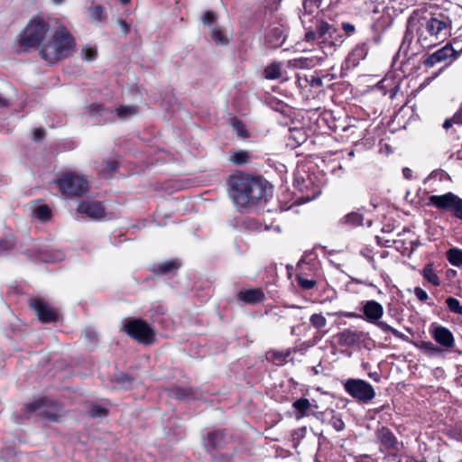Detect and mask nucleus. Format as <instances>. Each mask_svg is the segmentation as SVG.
<instances>
[{
  "label": "nucleus",
  "instance_id": "9d476101",
  "mask_svg": "<svg viewBox=\"0 0 462 462\" xmlns=\"http://www.w3.org/2000/svg\"><path fill=\"white\" fill-rule=\"evenodd\" d=\"M30 306L36 312L39 319L42 323L54 322L58 319L57 311L42 299H31Z\"/></svg>",
  "mask_w": 462,
  "mask_h": 462
},
{
  "label": "nucleus",
  "instance_id": "603ef678",
  "mask_svg": "<svg viewBox=\"0 0 462 462\" xmlns=\"http://www.w3.org/2000/svg\"><path fill=\"white\" fill-rule=\"evenodd\" d=\"M453 122L454 124L462 125V103L459 109L453 116Z\"/></svg>",
  "mask_w": 462,
  "mask_h": 462
},
{
  "label": "nucleus",
  "instance_id": "aec40b11",
  "mask_svg": "<svg viewBox=\"0 0 462 462\" xmlns=\"http://www.w3.org/2000/svg\"><path fill=\"white\" fill-rule=\"evenodd\" d=\"M423 278L435 287L440 285V279L433 269L432 263H427L421 271Z\"/></svg>",
  "mask_w": 462,
  "mask_h": 462
},
{
  "label": "nucleus",
  "instance_id": "7ed1b4c3",
  "mask_svg": "<svg viewBox=\"0 0 462 462\" xmlns=\"http://www.w3.org/2000/svg\"><path fill=\"white\" fill-rule=\"evenodd\" d=\"M56 24H58L56 20L46 21L40 16L32 17L22 32L21 43L29 47H37L41 52V48L45 45L51 29Z\"/></svg>",
  "mask_w": 462,
  "mask_h": 462
},
{
  "label": "nucleus",
  "instance_id": "f8f14e48",
  "mask_svg": "<svg viewBox=\"0 0 462 462\" xmlns=\"http://www.w3.org/2000/svg\"><path fill=\"white\" fill-rule=\"evenodd\" d=\"M376 439L380 442L381 451L398 450L400 443L394 434L386 427L377 429Z\"/></svg>",
  "mask_w": 462,
  "mask_h": 462
},
{
  "label": "nucleus",
  "instance_id": "69168bd1",
  "mask_svg": "<svg viewBox=\"0 0 462 462\" xmlns=\"http://www.w3.org/2000/svg\"><path fill=\"white\" fill-rule=\"evenodd\" d=\"M456 217L462 219V206H461V208L459 209L458 213L457 214Z\"/></svg>",
  "mask_w": 462,
  "mask_h": 462
},
{
  "label": "nucleus",
  "instance_id": "0eeeda50",
  "mask_svg": "<svg viewBox=\"0 0 462 462\" xmlns=\"http://www.w3.org/2000/svg\"><path fill=\"white\" fill-rule=\"evenodd\" d=\"M125 331L142 343H150L153 337L152 328L141 319L128 320L124 326Z\"/></svg>",
  "mask_w": 462,
  "mask_h": 462
},
{
  "label": "nucleus",
  "instance_id": "052dcab7",
  "mask_svg": "<svg viewBox=\"0 0 462 462\" xmlns=\"http://www.w3.org/2000/svg\"><path fill=\"white\" fill-rule=\"evenodd\" d=\"M453 118L452 119H446L443 123V128L448 129L452 126Z\"/></svg>",
  "mask_w": 462,
  "mask_h": 462
},
{
  "label": "nucleus",
  "instance_id": "ea45409f",
  "mask_svg": "<svg viewBox=\"0 0 462 462\" xmlns=\"http://www.w3.org/2000/svg\"><path fill=\"white\" fill-rule=\"evenodd\" d=\"M15 241L12 235L0 239V252L9 250L14 246Z\"/></svg>",
  "mask_w": 462,
  "mask_h": 462
},
{
  "label": "nucleus",
  "instance_id": "774afa93",
  "mask_svg": "<svg viewBox=\"0 0 462 462\" xmlns=\"http://www.w3.org/2000/svg\"><path fill=\"white\" fill-rule=\"evenodd\" d=\"M65 0H53V2L56 4V5H60L64 2Z\"/></svg>",
  "mask_w": 462,
  "mask_h": 462
},
{
  "label": "nucleus",
  "instance_id": "7c9ffc66",
  "mask_svg": "<svg viewBox=\"0 0 462 462\" xmlns=\"http://www.w3.org/2000/svg\"><path fill=\"white\" fill-rule=\"evenodd\" d=\"M180 264L176 261H166L162 263L157 267V272L161 274H166L178 269Z\"/></svg>",
  "mask_w": 462,
  "mask_h": 462
},
{
  "label": "nucleus",
  "instance_id": "1a4fd4ad",
  "mask_svg": "<svg viewBox=\"0 0 462 462\" xmlns=\"http://www.w3.org/2000/svg\"><path fill=\"white\" fill-rule=\"evenodd\" d=\"M316 30L318 32V43L324 49V52H326L327 48L331 51L336 45L337 29L324 21H319Z\"/></svg>",
  "mask_w": 462,
  "mask_h": 462
},
{
  "label": "nucleus",
  "instance_id": "473e14b6",
  "mask_svg": "<svg viewBox=\"0 0 462 462\" xmlns=\"http://www.w3.org/2000/svg\"><path fill=\"white\" fill-rule=\"evenodd\" d=\"M115 381L118 385L125 389H128L133 385V378L123 373L116 374Z\"/></svg>",
  "mask_w": 462,
  "mask_h": 462
},
{
  "label": "nucleus",
  "instance_id": "2f4dec72",
  "mask_svg": "<svg viewBox=\"0 0 462 462\" xmlns=\"http://www.w3.org/2000/svg\"><path fill=\"white\" fill-rule=\"evenodd\" d=\"M33 216L42 221H46L51 217V209L46 205L39 206L34 209Z\"/></svg>",
  "mask_w": 462,
  "mask_h": 462
},
{
  "label": "nucleus",
  "instance_id": "f3484780",
  "mask_svg": "<svg viewBox=\"0 0 462 462\" xmlns=\"http://www.w3.org/2000/svg\"><path fill=\"white\" fill-rule=\"evenodd\" d=\"M237 298L247 304H258L264 300L265 295L260 289L240 291Z\"/></svg>",
  "mask_w": 462,
  "mask_h": 462
},
{
  "label": "nucleus",
  "instance_id": "37998d69",
  "mask_svg": "<svg viewBox=\"0 0 462 462\" xmlns=\"http://www.w3.org/2000/svg\"><path fill=\"white\" fill-rule=\"evenodd\" d=\"M89 415L93 418H102L106 416L107 411L100 405H92L89 410Z\"/></svg>",
  "mask_w": 462,
  "mask_h": 462
},
{
  "label": "nucleus",
  "instance_id": "dca6fc26",
  "mask_svg": "<svg viewBox=\"0 0 462 462\" xmlns=\"http://www.w3.org/2000/svg\"><path fill=\"white\" fill-rule=\"evenodd\" d=\"M363 311L365 319L370 323H375L383 315V306L375 300H367L364 307Z\"/></svg>",
  "mask_w": 462,
  "mask_h": 462
},
{
  "label": "nucleus",
  "instance_id": "79ce46f5",
  "mask_svg": "<svg viewBox=\"0 0 462 462\" xmlns=\"http://www.w3.org/2000/svg\"><path fill=\"white\" fill-rule=\"evenodd\" d=\"M299 285L304 290H311L316 285V281L312 279H307L301 275L297 276Z\"/></svg>",
  "mask_w": 462,
  "mask_h": 462
},
{
  "label": "nucleus",
  "instance_id": "49530a36",
  "mask_svg": "<svg viewBox=\"0 0 462 462\" xmlns=\"http://www.w3.org/2000/svg\"><path fill=\"white\" fill-rule=\"evenodd\" d=\"M330 424L337 431H341L345 429V422L337 416H333L331 418Z\"/></svg>",
  "mask_w": 462,
  "mask_h": 462
},
{
  "label": "nucleus",
  "instance_id": "09e8293b",
  "mask_svg": "<svg viewBox=\"0 0 462 462\" xmlns=\"http://www.w3.org/2000/svg\"><path fill=\"white\" fill-rule=\"evenodd\" d=\"M311 87L319 88L323 86L322 79L319 77L311 76L310 79H306Z\"/></svg>",
  "mask_w": 462,
  "mask_h": 462
},
{
  "label": "nucleus",
  "instance_id": "e433bc0d",
  "mask_svg": "<svg viewBox=\"0 0 462 462\" xmlns=\"http://www.w3.org/2000/svg\"><path fill=\"white\" fill-rule=\"evenodd\" d=\"M446 304L450 311L462 315V306L460 305V302L458 300L453 297H448L446 300Z\"/></svg>",
  "mask_w": 462,
  "mask_h": 462
},
{
  "label": "nucleus",
  "instance_id": "6e6552de",
  "mask_svg": "<svg viewBox=\"0 0 462 462\" xmlns=\"http://www.w3.org/2000/svg\"><path fill=\"white\" fill-rule=\"evenodd\" d=\"M429 204L440 210L452 211L456 217L462 207V199L452 192H448L443 195L430 196Z\"/></svg>",
  "mask_w": 462,
  "mask_h": 462
},
{
  "label": "nucleus",
  "instance_id": "bf43d9fd",
  "mask_svg": "<svg viewBox=\"0 0 462 462\" xmlns=\"http://www.w3.org/2000/svg\"><path fill=\"white\" fill-rule=\"evenodd\" d=\"M100 111H104V109L99 105L91 106V113H99Z\"/></svg>",
  "mask_w": 462,
  "mask_h": 462
},
{
  "label": "nucleus",
  "instance_id": "f03ea898",
  "mask_svg": "<svg viewBox=\"0 0 462 462\" xmlns=\"http://www.w3.org/2000/svg\"><path fill=\"white\" fill-rule=\"evenodd\" d=\"M54 32L41 48V57L50 64H54L68 57L76 47L75 38L61 24L55 25Z\"/></svg>",
  "mask_w": 462,
  "mask_h": 462
},
{
  "label": "nucleus",
  "instance_id": "c03bdc74",
  "mask_svg": "<svg viewBox=\"0 0 462 462\" xmlns=\"http://www.w3.org/2000/svg\"><path fill=\"white\" fill-rule=\"evenodd\" d=\"M202 22L203 23L208 26L209 29L212 27L217 26L216 25V15L214 13L208 11L206 12L202 16Z\"/></svg>",
  "mask_w": 462,
  "mask_h": 462
},
{
  "label": "nucleus",
  "instance_id": "39448f33",
  "mask_svg": "<svg viewBox=\"0 0 462 462\" xmlns=\"http://www.w3.org/2000/svg\"><path fill=\"white\" fill-rule=\"evenodd\" d=\"M418 31L419 41H421L424 32L436 40H443L450 34V20L444 15L424 18Z\"/></svg>",
  "mask_w": 462,
  "mask_h": 462
},
{
  "label": "nucleus",
  "instance_id": "5701e85b",
  "mask_svg": "<svg viewBox=\"0 0 462 462\" xmlns=\"http://www.w3.org/2000/svg\"><path fill=\"white\" fill-rule=\"evenodd\" d=\"M251 158L250 153L247 151H233L230 153V161L236 165H243L248 162Z\"/></svg>",
  "mask_w": 462,
  "mask_h": 462
},
{
  "label": "nucleus",
  "instance_id": "338daca9",
  "mask_svg": "<svg viewBox=\"0 0 462 462\" xmlns=\"http://www.w3.org/2000/svg\"><path fill=\"white\" fill-rule=\"evenodd\" d=\"M347 155H348L349 158H353L355 156V152L354 151H350Z\"/></svg>",
  "mask_w": 462,
  "mask_h": 462
},
{
  "label": "nucleus",
  "instance_id": "0e129e2a",
  "mask_svg": "<svg viewBox=\"0 0 462 462\" xmlns=\"http://www.w3.org/2000/svg\"><path fill=\"white\" fill-rule=\"evenodd\" d=\"M8 104V100L0 95V106H6Z\"/></svg>",
  "mask_w": 462,
  "mask_h": 462
},
{
  "label": "nucleus",
  "instance_id": "4d7b16f0",
  "mask_svg": "<svg viewBox=\"0 0 462 462\" xmlns=\"http://www.w3.org/2000/svg\"><path fill=\"white\" fill-rule=\"evenodd\" d=\"M246 225L249 229L262 230V226L254 220H248Z\"/></svg>",
  "mask_w": 462,
  "mask_h": 462
},
{
  "label": "nucleus",
  "instance_id": "680f3d73",
  "mask_svg": "<svg viewBox=\"0 0 462 462\" xmlns=\"http://www.w3.org/2000/svg\"><path fill=\"white\" fill-rule=\"evenodd\" d=\"M117 167V162H107V169L111 171H115Z\"/></svg>",
  "mask_w": 462,
  "mask_h": 462
},
{
  "label": "nucleus",
  "instance_id": "72a5a7b5",
  "mask_svg": "<svg viewBox=\"0 0 462 462\" xmlns=\"http://www.w3.org/2000/svg\"><path fill=\"white\" fill-rule=\"evenodd\" d=\"M311 326L316 328H323L327 326V319L321 313L312 314L310 318Z\"/></svg>",
  "mask_w": 462,
  "mask_h": 462
},
{
  "label": "nucleus",
  "instance_id": "e2e57ef3",
  "mask_svg": "<svg viewBox=\"0 0 462 462\" xmlns=\"http://www.w3.org/2000/svg\"><path fill=\"white\" fill-rule=\"evenodd\" d=\"M119 24L121 28L123 29L124 32L126 33L128 32V25L125 21H120Z\"/></svg>",
  "mask_w": 462,
  "mask_h": 462
},
{
  "label": "nucleus",
  "instance_id": "4468645a",
  "mask_svg": "<svg viewBox=\"0 0 462 462\" xmlns=\"http://www.w3.org/2000/svg\"><path fill=\"white\" fill-rule=\"evenodd\" d=\"M430 335L438 344L445 348H452L455 346L453 334L448 328L443 326H432Z\"/></svg>",
  "mask_w": 462,
  "mask_h": 462
},
{
  "label": "nucleus",
  "instance_id": "cd10ccee",
  "mask_svg": "<svg viewBox=\"0 0 462 462\" xmlns=\"http://www.w3.org/2000/svg\"><path fill=\"white\" fill-rule=\"evenodd\" d=\"M46 402H47V400L40 399V400L33 401L30 403H27L25 405L26 411L28 413L37 411L38 414L42 415L44 413L43 407L46 404Z\"/></svg>",
  "mask_w": 462,
  "mask_h": 462
},
{
  "label": "nucleus",
  "instance_id": "8fccbe9b",
  "mask_svg": "<svg viewBox=\"0 0 462 462\" xmlns=\"http://www.w3.org/2000/svg\"><path fill=\"white\" fill-rule=\"evenodd\" d=\"M328 315H336L337 317H346V318H361L360 315L355 312H346V311H338L336 313H328Z\"/></svg>",
  "mask_w": 462,
  "mask_h": 462
},
{
  "label": "nucleus",
  "instance_id": "ddd939ff",
  "mask_svg": "<svg viewBox=\"0 0 462 462\" xmlns=\"http://www.w3.org/2000/svg\"><path fill=\"white\" fill-rule=\"evenodd\" d=\"M366 336L367 334L363 331L347 328L338 333L337 337L340 346L351 347L361 344Z\"/></svg>",
  "mask_w": 462,
  "mask_h": 462
},
{
  "label": "nucleus",
  "instance_id": "4c0bfd02",
  "mask_svg": "<svg viewBox=\"0 0 462 462\" xmlns=\"http://www.w3.org/2000/svg\"><path fill=\"white\" fill-rule=\"evenodd\" d=\"M232 127L239 138L247 137L248 134H247V131L245 128V125H243L242 122H240L236 118L232 119Z\"/></svg>",
  "mask_w": 462,
  "mask_h": 462
},
{
  "label": "nucleus",
  "instance_id": "c756f323",
  "mask_svg": "<svg viewBox=\"0 0 462 462\" xmlns=\"http://www.w3.org/2000/svg\"><path fill=\"white\" fill-rule=\"evenodd\" d=\"M363 216L357 212H352L345 216L344 221L351 226H357L363 225Z\"/></svg>",
  "mask_w": 462,
  "mask_h": 462
},
{
  "label": "nucleus",
  "instance_id": "58836bf2",
  "mask_svg": "<svg viewBox=\"0 0 462 462\" xmlns=\"http://www.w3.org/2000/svg\"><path fill=\"white\" fill-rule=\"evenodd\" d=\"M374 324L383 332H390L399 338H402L403 337V334L402 332L398 331L397 329L393 328V327H391L390 325L383 321L378 320Z\"/></svg>",
  "mask_w": 462,
  "mask_h": 462
},
{
  "label": "nucleus",
  "instance_id": "864d4df0",
  "mask_svg": "<svg viewBox=\"0 0 462 462\" xmlns=\"http://www.w3.org/2000/svg\"><path fill=\"white\" fill-rule=\"evenodd\" d=\"M305 39L308 42H313V41H317L318 42V32H317V30L315 32H313V31L308 32L305 34Z\"/></svg>",
  "mask_w": 462,
  "mask_h": 462
},
{
  "label": "nucleus",
  "instance_id": "4be33fe9",
  "mask_svg": "<svg viewBox=\"0 0 462 462\" xmlns=\"http://www.w3.org/2000/svg\"><path fill=\"white\" fill-rule=\"evenodd\" d=\"M116 112L121 120H127L138 114V107L136 106H120Z\"/></svg>",
  "mask_w": 462,
  "mask_h": 462
},
{
  "label": "nucleus",
  "instance_id": "c85d7f7f",
  "mask_svg": "<svg viewBox=\"0 0 462 462\" xmlns=\"http://www.w3.org/2000/svg\"><path fill=\"white\" fill-rule=\"evenodd\" d=\"M290 66H292L294 68L298 69H310L315 66V62L313 59H308V58H300V59H295L289 61Z\"/></svg>",
  "mask_w": 462,
  "mask_h": 462
},
{
  "label": "nucleus",
  "instance_id": "a878e982",
  "mask_svg": "<svg viewBox=\"0 0 462 462\" xmlns=\"http://www.w3.org/2000/svg\"><path fill=\"white\" fill-rule=\"evenodd\" d=\"M321 0H304L303 2V14L300 17L302 20V23H304L303 17L306 15L312 14L320 5Z\"/></svg>",
  "mask_w": 462,
  "mask_h": 462
},
{
  "label": "nucleus",
  "instance_id": "a211bd4d",
  "mask_svg": "<svg viewBox=\"0 0 462 462\" xmlns=\"http://www.w3.org/2000/svg\"><path fill=\"white\" fill-rule=\"evenodd\" d=\"M282 65L279 61H273L265 67L263 70V77L269 80L278 79L282 77Z\"/></svg>",
  "mask_w": 462,
  "mask_h": 462
},
{
  "label": "nucleus",
  "instance_id": "bb28decb",
  "mask_svg": "<svg viewBox=\"0 0 462 462\" xmlns=\"http://www.w3.org/2000/svg\"><path fill=\"white\" fill-rule=\"evenodd\" d=\"M418 347L430 356H435L442 353V349L430 341H421L418 345Z\"/></svg>",
  "mask_w": 462,
  "mask_h": 462
},
{
  "label": "nucleus",
  "instance_id": "6ab92c4d",
  "mask_svg": "<svg viewBox=\"0 0 462 462\" xmlns=\"http://www.w3.org/2000/svg\"><path fill=\"white\" fill-rule=\"evenodd\" d=\"M224 442V433L222 431H212L208 434L205 441V447L209 448H217L222 446Z\"/></svg>",
  "mask_w": 462,
  "mask_h": 462
},
{
  "label": "nucleus",
  "instance_id": "f257e3e1",
  "mask_svg": "<svg viewBox=\"0 0 462 462\" xmlns=\"http://www.w3.org/2000/svg\"><path fill=\"white\" fill-rule=\"evenodd\" d=\"M228 193L236 207L242 208L260 199H267L272 189L258 178L232 177L228 181Z\"/></svg>",
  "mask_w": 462,
  "mask_h": 462
},
{
  "label": "nucleus",
  "instance_id": "393cba45",
  "mask_svg": "<svg viewBox=\"0 0 462 462\" xmlns=\"http://www.w3.org/2000/svg\"><path fill=\"white\" fill-rule=\"evenodd\" d=\"M448 262L454 266H462V250L458 248H451L447 252Z\"/></svg>",
  "mask_w": 462,
  "mask_h": 462
},
{
  "label": "nucleus",
  "instance_id": "b1692460",
  "mask_svg": "<svg viewBox=\"0 0 462 462\" xmlns=\"http://www.w3.org/2000/svg\"><path fill=\"white\" fill-rule=\"evenodd\" d=\"M292 407L300 413L297 418H301L307 415L309 409L310 408V402L306 398H300L296 400L292 403Z\"/></svg>",
  "mask_w": 462,
  "mask_h": 462
},
{
  "label": "nucleus",
  "instance_id": "20e7f679",
  "mask_svg": "<svg viewBox=\"0 0 462 462\" xmlns=\"http://www.w3.org/2000/svg\"><path fill=\"white\" fill-rule=\"evenodd\" d=\"M54 182L61 194L69 198L80 196L88 189L86 177L76 171L63 172Z\"/></svg>",
  "mask_w": 462,
  "mask_h": 462
},
{
  "label": "nucleus",
  "instance_id": "6e6d98bb",
  "mask_svg": "<svg viewBox=\"0 0 462 462\" xmlns=\"http://www.w3.org/2000/svg\"><path fill=\"white\" fill-rule=\"evenodd\" d=\"M45 132L43 129H34L33 130V139L35 141H40L44 137Z\"/></svg>",
  "mask_w": 462,
  "mask_h": 462
},
{
  "label": "nucleus",
  "instance_id": "de8ad7c7",
  "mask_svg": "<svg viewBox=\"0 0 462 462\" xmlns=\"http://www.w3.org/2000/svg\"><path fill=\"white\" fill-rule=\"evenodd\" d=\"M414 294L420 301H426L429 299L428 293L420 287L414 288Z\"/></svg>",
  "mask_w": 462,
  "mask_h": 462
},
{
  "label": "nucleus",
  "instance_id": "f704fd0d",
  "mask_svg": "<svg viewBox=\"0 0 462 462\" xmlns=\"http://www.w3.org/2000/svg\"><path fill=\"white\" fill-rule=\"evenodd\" d=\"M211 31V38L218 44H226L228 42L227 37L222 32V31L217 27H212Z\"/></svg>",
  "mask_w": 462,
  "mask_h": 462
},
{
  "label": "nucleus",
  "instance_id": "423d86ee",
  "mask_svg": "<svg viewBox=\"0 0 462 462\" xmlns=\"http://www.w3.org/2000/svg\"><path fill=\"white\" fill-rule=\"evenodd\" d=\"M344 388L351 397L362 402H368L375 396L371 383L362 379H348L344 383Z\"/></svg>",
  "mask_w": 462,
  "mask_h": 462
},
{
  "label": "nucleus",
  "instance_id": "3c124183",
  "mask_svg": "<svg viewBox=\"0 0 462 462\" xmlns=\"http://www.w3.org/2000/svg\"><path fill=\"white\" fill-rule=\"evenodd\" d=\"M286 356H284V355H283V354H282V353L270 352V353H268V356H267V358H268V359H271V360L278 359V360L282 361V360H284V359H285V357H286Z\"/></svg>",
  "mask_w": 462,
  "mask_h": 462
},
{
  "label": "nucleus",
  "instance_id": "a18cd8bd",
  "mask_svg": "<svg viewBox=\"0 0 462 462\" xmlns=\"http://www.w3.org/2000/svg\"><path fill=\"white\" fill-rule=\"evenodd\" d=\"M367 52L368 48L365 43H363L356 47V49L352 52V55L354 57H356L358 60H363L366 57Z\"/></svg>",
  "mask_w": 462,
  "mask_h": 462
},
{
  "label": "nucleus",
  "instance_id": "a19ab883",
  "mask_svg": "<svg viewBox=\"0 0 462 462\" xmlns=\"http://www.w3.org/2000/svg\"><path fill=\"white\" fill-rule=\"evenodd\" d=\"M82 59L87 61H92L97 57V50L93 47L85 46L81 50Z\"/></svg>",
  "mask_w": 462,
  "mask_h": 462
},
{
  "label": "nucleus",
  "instance_id": "5fc2aeb1",
  "mask_svg": "<svg viewBox=\"0 0 462 462\" xmlns=\"http://www.w3.org/2000/svg\"><path fill=\"white\" fill-rule=\"evenodd\" d=\"M342 29L348 34H352L355 32V26L349 23H343Z\"/></svg>",
  "mask_w": 462,
  "mask_h": 462
},
{
  "label": "nucleus",
  "instance_id": "c9c22d12",
  "mask_svg": "<svg viewBox=\"0 0 462 462\" xmlns=\"http://www.w3.org/2000/svg\"><path fill=\"white\" fill-rule=\"evenodd\" d=\"M88 14L94 22H100L103 18L104 11L99 5H91L88 8Z\"/></svg>",
  "mask_w": 462,
  "mask_h": 462
},
{
  "label": "nucleus",
  "instance_id": "2eb2a0df",
  "mask_svg": "<svg viewBox=\"0 0 462 462\" xmlns=\"http://www.w3.org/2000/svg\"><path fill=\"white\" fill-rule=\"evenodd\" d=\"M454 56H456V52L453 48L450 45H446L432 54L429 55L424 60V65L428 68H432L435 64L444 61Z\"/></svg>",
  "mask_w": 462,
  "mask_h": 462
},
{
  "label": "nucleus",
  "instance_id": "13d9d810",
  "mask_svg": "<svg viewBox=\"0 0 462 462\" xmlns=\"http://www.w3.org/2000/svg\"><path fill=\"white\" fill-rule=\"evenodd\" d=\"M402 173H403V176H404L405 179L409 180V179H411L412 177V171L409 168H404L402 170Z\"/></svg>",
  "mask_w": 462,
  "mask_h": 462
},
{
  "label": "nucleus",
  "instance_id": "412c9836",
  "mask_svg": "<svg viewBox=\"0 0 462 462\" xmlns=\"http://www.w3.org/2000/svg\"><path fill=\"white\" fill-rule=\"evenodd\" d=\"M266 40L273 46L281 45L284 41L282 29L278 26L270 29L266 34Z\"/></svg>",
  "mask_w": 462,
  "mask_h": 462
},
{
  "label": "nucleus",
  "instance_id": "9b49d317",
  "mask_svg": "<svg viewBox=\"0 0 462 462\" xmlns=\"http://www.w3.org/2000/svg\"><path fill=\"white\" fill-rule=\"evenodd\" d=\"M77 213L86 216L91 219L97 220L103 218L106 214V208L101 202L83 201L78 205Z\"/></svg>",
  "mask_w": 462,
  "mask_h": 462
}]
</instances>
